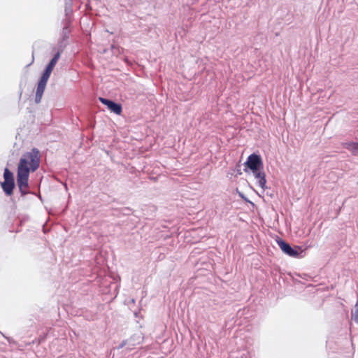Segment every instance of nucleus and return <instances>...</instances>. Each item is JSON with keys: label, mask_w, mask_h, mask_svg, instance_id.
<instances>
[{"label": "nucleus", "mask_w": 358, "mask_h": 358, "mask_svg": "<svg viewBox=\"0 0 358 358\" xmlns=\"http://www.w3.org/2000/svg\"><path fill=\"white\" fill-rule=\"evenodd\" d=\"M39 151L33 148L30 152L24 153L17 165V184L22 195L29 192V177L30 172H34L40 164Z\"/></svg>", "instance_id": "1"}, {"label": "nucleus", "mask_w": 358, "mask_h": 358, "mask_svg": "<svg viewBox=\"0 0 358 358\" xmlns=\"http://www.w3.org/2000/svg\"><path fill=\"white\" fill-rule=\"evenodd\" d=\"M245 166L252 171L259 186L265 189L266 188V174L263 171V163L260 156L255 154L250 155L245 162Z\"/></svg>", "instance_id": "2"}, {"label": "nucleus", "mask_w": 358, "mask_h": 358, "mask_svg": "<svg viewBox=\"0 0 358 358\" xmlns=\"http://www.w3.org/2000/svg\"><path fill=\"white\" fill-rule=\"evenodd\" d=\"M4 182L1 187L7 195H11L15 187L14 178L12 172L6 168L3 173Z\"/></svg>", "instance_id": "3"}, {"label": "nucleus", "mask_w": 358, "mask_h": 358, "mask_svg": "<svg viewBox=\"0 0 358 358\" xmlns=\"http://www.w3.org/2000/svg\"><path fill=\"white\" fill-rule=\"evenodd\" d=\"M278 244L284 253L292 257H298L301 252L300 247L296 246L293 248L288 243L281 239L278 241Z\"/></svg>", "instance_id": "4"}, {"label": "nucleus", "mask_w": 358, "mask_h": 358, "mask_svg": "<svg viewBox=\"0 0 358 358\" xmlns=\"http://www.w3.org/2000/svg\"><path fill=\"white\" fill-rule=\"evenodd\" d=\"M99 99L103 104L106 105L111 112L116 115H121L122 112V107L121 104L116 103L110 100L102 97H99Z\"/></svg>", "instance_id": "5"}, {"label": "nucleus", "mask_w": 358, "mask_h": 358, "mask_svg": "<svg viewBox=\"0 0 358 358\" xmlns=\"http://www.w3.org/2000/svg\"><path fill=\"white\" fill-rule=\"evenodd\" d=\"M70 34L71 30L62 29L60 37L57 42V45H60L61 49L66 48L68 45Z\"/></svg>", "instance_id": "6"}, {"label": "nucleus", "mask_w": 358, "mask_h": 358, "mask_svg": "<svg viewBox=\"0 0 358 358\" xmlns=\"http://www.w3.org/2000/svg\"><path fill=\"white\" fill-rule=\"evenodd\" d=\"M50 75L51 74L50 73H47L46 71H43L42 72L37 83L36 90H45V87Z\"/></svg>", "instance_id": "7"}, {"label": "nucleus", "mask_w": 358, "mask_h": 358, "mask_svg": "<svg viewBox=\"0 0 358 358\" xmlns=\"http://www.w3.org/2000/svg\"><path fill=\"white\" fill-rule=\"evenodd\" d=\"M345 148L351 151L353 155H357L358 153V143L350 142L343 144Z\"/></svg>", "instance_id": "8"}, {"label": "nucleus", "mask_w": 358, "mask_h": 358, "mask_svg": "<svg viewBox=\"0 0 358 358\" xmlns=\"http://www.w3.org/2000/svg\"><path fill=\"white\" fill-rule=\"evenodd\" d=\"M53 50H57V52L55 53V55H53V57L51 59L57 63L58 60L60 58L61 54L64 52L65 48L61 49L60 45H57V48H53Z\"/></svg>", "instance_id": "9"}, {"label": "nucleus", "mask_w": 358, "mask_h": 358, "mask_svg": "<svg viewBox=\"0 0 358 358\" xmlns=\"http://www.w3.org/2000/svg\"><path fill=\"white\" fill-rule=\"evenodd\" d=\"M57 62H54L53 60L50 59L48 64L45 66L44 69V71H46L47 73H50L51 74L52 70L54 69Z\"/></svg>", "instance_id": "10"}, {"label": "nucleus", "mask_w": 358, "mask_h": 358, "mask_svg": "<svg viewBox=\"0 0 358 358\" xmlns=\"http://www.w3.org/2000/svg\"><path fill=\"white\" fill-rule=\"evenodd\" d=\"M72 21L70 17H66L63 20V27L62 29L65 30H71L70 27H71Z\"/></svg>", "instance_id": "11"}, {"label": "nucleus", "mask_w": 358, "mask_h": 358, "mask_svg": "<svg viewBox=\"0 0 358 358\" xmlns=\"http://www.w3.org/2000/svg\"><path fill=\"white\" fill-rule=\"evenodd\" d=\"M352 318L356 323L358 324V301L356 303L355 306V310L351 313Z\"/></svg>", "instance_id": "12"}, {"label": "nucleus", "mask_w": 358, "mask_h": 358, "mask_svg": "<svg viewBox=\"0 0 358 358\" xmlns=\"http://www.w3.org/2000/svg\"><path fill=\"white\" fill-rule=\"evenodd\" d=\"M43 91H36V95H35V101L36 103H39L41 101V99L43 96Z\"/></svg>", "instance_id": "13"}, {"label": "nucleus", "mask_w": 358, "mask_h": 358, "mask_svg": "<svg viewBox=\"0 0 358 358\" xmlns=\"http://www.w3.org/2000/svg\"><path fill=\"white\" fill-rule=\"evenodd\" d=\"M124 61L126 63H127L128 64L131 65V63L129 61V59L127 57H125L124 59Z\"/></svg>", "instance_id": "14"}, {"label": "nucleus", "mask_w": 358, "mask_h": 358, "mask_svg": "<svg viewBox=\"0 0 358 358\" xmlns=\"http://www.w3.org/2000/svg\"><path fill=\"white\" fill-rule=\"evenodd\" d=\"M69 12L68 11V10L66 8L65 9V15H66V17H69Z\"/></svg>", "instance_id": "15"}, {"label": "nucleus", "mask_w": 358, "mask_h": 358, "mask_svg": "<svg viewBox=\"0 0 358 358\" xmlns=\"http://www.w3.org/2000/svg\"><path fill=\"white\" fill-rule=\"evenodd\" d=\"M115 48L114 45H112L111 48Z\"/></svg>", "instance_id": "16"}, {"label": "nucleus", "mask_w": 358, "mask_h": 358, "mask_svg": "<svg viewBox=\"0 0 358 358\" xmlns=\"http://www.w3.org/2000/svg\"><path fill=\"white\" fill-rule=\"evenodd\" d=\"M34 58L33 57V58H32V62H31V63H33V62H34Z\"/></svg>", "instance_id": "17"}, {"label": "nucleus", "mask_w": 358, "mask_h": 358, "mask_svg": "<svg viewBox=\"0 0 358 358\" xmlns=\"http://www.w3.org/2000/svg\"><path fill=\"white\" fill-rule=\"evenodd\" d=\"M357 184H358V182H357Z\"/></svg>", "instance_id": "18"}]
</instances>
